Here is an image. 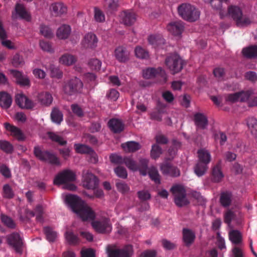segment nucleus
I'll return each instance as SVG.
<instances>
[{
  "instance_id": "1",
  "label": "nucleus",
  "mask_w": 257,
  "mask_h": 257,
  "mask_svg": "<svg viewBox=\"0 0 257 257\" xmlns=\"http://www.w3.org/2000/svg\"><path fill=\"white\" fill-rule=\"evenodd\" d=\"M65 202L71 209L80 217L82 220H93L94 218L95 213L92 208L78 196L67 195Z\"/></svg>"
},
{
  "instance_id": "2",
  "label": "nucleus",
  "mask_w": 257,
  "mask_h": 257,
  "mask_svg": "<svg viewBox=\"0 0 257 257\" xmlns=\"http://www.w3.org/2000/svg\"><path fill=\"white\" fill-rule=\"evenodd\" d=\"M177 12L181 18L189 22L199 19L200 12L198 9L189 3H183L178 6Z\"/></svg>"
},
{
  "instance_id": "3",
  "label": "nucleus",
  "mask_w": 257,
  "mask_h": 257,
  "mask_svg": "<svg viewBox=\"0 0 257 257\" xmlns=\"http://www.w3.org/2000/svg\"><path fill=\"white\" fill-rule=\"evenodd\" d=\"M227 15L231 17L239 27L247 26L251 23V20L248 17L242 15L241 9L237 6H229L227 8Z\"/></svg>"
},
{
  "instance_id": "4",
  "label": "nucleus",
  "mask_w": 257,
  "mask_h": 257,
  "mask_svg": "<svg viewBox=\"0 0 257 257\" xmlns=\"http://www.w3.org/2000/svg\"><path fill=\"white\" fill-rule=\"evenodd\" d=\"M174 196V200L178 207H182L189 204V202L186 197V190L183 186L176 185L171 188Z\"/></svg>"
},
{
  "instance_id": "5",
  "label": "nucleus",
  "mask_w": 257,
  "mask_h": 257,
  "mask_svg": "<svg viewBox=\"0 0 257 257\" xmlns=\"http://www.w3.org/2000/svg\"><path fill=\"white\" fill-rule=\"evenodd\" d=\"M148 160L146 159H141L139 161V164H136V162L130 157L123 158V163L128 169L132 171H139L140 173L143 176L147 175V166Z\"/></svg>"
},
{
  "instance_id": "6",
  "label": "nucleus",
  "mask_w": 257,
  "mask_h": 257,
  "mask_svg": "<svg viewBox=\"0 0 257 257\" xmlns=\"http://www.w3.org/2000/svg\"><path fill=\"white\" fill-rule=\"evenodd\" d=\"M83 88L81 80L75 77L65 82L63 86V91L65 94L72 95L80 92Z\"/></svg>"
},
{
  "instance_id": "7",
  "label": "nucleus",
  "mask_w": 257,
  "mask_h": 257,
  "mask_svg": "<svg viewBox=\"0 0 257 257\" xmlns=\"http://www.w3.org/2000/svg\"><path fill=\"white\" fill-rule=\"evenodd\" d=\"M165 64L170 71L175 74L180 72L183 68L184 61L180 56L173 54L166 59Z\"/></svg>"
},
{
  "instance_id": "8",
  "label": "nucleus",
  "mask_w": 257,
  "mask_h": 257,
  "mask_svg": "<svg viewBox=\"0 0 257 257\" xmlns=\"http://www.w3.org/2000/svg\"><path fill=\"white\" fill-rule=\"evenodd\" d=\"M34 154L36 158L41 161L56 165H60L59 158L54 154H51L48 151H43L39 146L34 148Z\"/></svg>"
},
{
  "instance_id": "9",
  "label": "nucleus",
  "mask_w": 257,
  "mask_h": 257,
  "mask_svg": "<svg viewBox=\"0 0 257 257\" xmlns=\"http://www.w3.org/2000/svg\"><path fill=\"white\" fill-rule=\"evenodd\" d=\"M91 224L94 230L99 233H109L112 230L111 223L107 218L93 221Z\"/></svg>"
},
{
  "instance_id": "10",
  "label": "nucleus",
  "mask_w": 257,
  "mask_h": 257,
  "mask_svg": "<svg viewBox=\"0 0 257 257\" xmlns=\"http://www.w3.org/2000/svg\"><path fill=\"white\" fill-rule=\"evenodd\" d=\"M82 183L83 187L89 190H94L98 184V180L96 176L88 171L82 172Z\"/></svg>"
},
{
  "instance_id": "11",
  "label": "nucleus",
  "mask_w": 257,
  "mask_h": 257,
  "mask_svg": "<svg viewBox=\"0 0 257 257\" xmlns=\"http://www.w3.org/2000/svg\"><path fill=\"white\" fill-rule=\"evenodd\" d=\"M75 180V174L70 170L63 171L56 176L54 183L56 185L64 184Z\"/></svg>"
},
{
  "instance_id": "12",
  "label": "nucleus",
  "mask_w": 257,
  "mask_h": 257,
  "mask_svg": "<svg viewBox=\"0 0 257 257\" xmlns=\"http://www.w3.org/2000/svg\"><path fill=\"white\" fill-rule=\"evenodd\" d=\"M7 242L13 247L18 253H22V242L20 235L18 233H13L7 237Z\"/></svg>"
},
{
  "instance_id": "13",
  "label": "nucleus",
  "mask_w": 257,
  "mask_h": 257,
  "mask_svg": "<svg viewBox=\"0 0 257 257\" xmlns=\"http://www.w3.org/2000/svg\"><path fill=\"white\" fill-rule=\"evenodd\" d=\"M142 74L143 77L146 79H152L155 77L161 76L165 82L166 80L165 71L161 68L157 69L153 68H146L143 70Z\"/></svg>"
},
{
  "instance_id": "14",
  "label": "nucleus",
  "mask_w": 257,
  "mask_h": 257,
  "mask_svg": "<svg viewBox=\"0 0 257 257\" xmlns=\"http://www.w3.org/2000/svg\"><path fill=\"white\" fill-rule=\"evenodd\" d=\"M133 253L132 245H127L122 249L110 250L108 251L109 257H131Z\"/></svg>"
},
{
  "instance_id": "15",
  "label": "nucleus",
  "mask_w": 257,
  "mask_h": 257,
  "mask_svg": "<svg viewBox=\"0 0 257 257\" xmlns=\"http://www.w3.org/2000/svg\"><path fill=\"white\" fill-rule=\"evenodd\" d=\"M167 30L173 36H180L183 32L184 26L183 22L176 21L170 22L166 27Z\"/></svg>"
},
{
  "instance_id": "16",
  "label": "nucleus",
  "mask_w": 257,
  "mask_h": 257,
  "mask_svg": "<svg viewBox=\"0 0 257 257\" xmlns=\"http://www.w3.org/2000/svg\"><path fill=\"white\" fill-rule=\"evenodd\" d=\"M16 102L17 104L22 108L31 109L35 106L33 101L22 93L16 94Z\"/></svg>"
},
{
  "instance_id": "17",
  "label": "nucleus",
  "mask_w": 257,
  "mask_h": 257,
  "mask_svg": "<svg viewBox=\"0 0 257 257\" xmlns=\"http://www.w3.org/2000/svg\"><path fill=\"white\" fill-rule=\"evenodd\" d=\"M98 40L96 36L92 33H88L82 41V45L85 48L93 49L96 47Z\"/></svg>"
},
{
  "instance_id": "18",
  "label": "nucleus",
  "mask_w": 257,
  "mask_h": 257,
  "mask_svg": "<svg viewBox=\"0 0 257 257\" xmlns=\"http://www.w3.org/2000/svg\"><path fill=\"white\" fill-rule=\"evenodd\" d=\"M221 164L222 161L219 160L217 164L212 167V180L215 183H218L221 181L224 177V175L222 171Z\"/></svg>"
},
{
  "instance_id": "19",
  "label": "nucleus",
  "mask_w": 257,
  "mask_h": 257,
  "mask_svg": "<svg viewBox=\"0 0 257 257\" xmlns=\"http://www.w3.org/2000/svg\"><path fill=\"white\" fill-rule=\"evenodd\" d=\"M121 22L125 26H132L136 21L137 17L135 13L131 11H124L120 14Z\"/></svg>"
},
{
  "instance_id": "20",
  "label": "nucleus",
  "mask_w": 257,
  "mask_h": 257,
  "mask_svg": "<svg viewBox=\"0 0 257 257\" xmlns=\"http://www.w3.org/2000/svg\"><path fill=\"white\" fill-rule=\"evenodd\" d=\"M161 170L162 174L171 177H176L180 176V171L177 168L168 163L163 164L161 166Z\"/></svg>"
},
{
  "instance_id": "21",
  "label": "nucleus",
  "mask_w": 257,
  "mask_h": 257,
  "mask_svg": "<svg viewBox=\"0 0 257 257\" xmlns=\"http://www.w3.org/2000/svg\"><path fill=\"white\" fill-rule=\"evenodd\" d=\"M115 56L117 61L120 62H126L129 59V52L125 48L119 46L115 49Z\"/></svg>"
},
{
  "instance_id": "22",
  "label": "nucleus",
  "mask_w": 257,
  "mask_h": 257,
  "mask_svg": "<svg viewBox=\"0 0 257 257\" xmlns=\"http://www.w3.org/2000/svg\"><path fill=\"white\" fill-rule=\"evenodd\" d=\"M198 157V163L209 164L211 160V156L209 151L206 149H200L197 152Z\"/></svg>"
},
{
  "instance_id": "23",
  "label": "nucleus",
  "mask_w": 257,
  "mask_h": 257,
  "mask_svg": "<svg viewBox=\"0 0 257 257\" xmlns=\"http://www.w3.org/2000/svg\"><path fill=\"white\" fill-rule=\"evenodd\" d=\"M5 125L6 130L12 132L13 136L19 141H23L25 140V136L19 128L12 125L9 123H6Z\"/></svg>"
},
{
  "instance_id": "24",
  "label": "nucleus",
  "mask_w": 257,
  "mask_h": 257,
  "mask_svg": "<svg viewBox=\"0 0 257 257\" xmlns=\"http://www.w3.org/2000/svg\"><path fill=\"white\" fill-rule=\"evenodd\" d=\"M13 99L11 95L6 92H0V106L4 109H8L12 104Z\"/></svg>"
},
{
  "instance_id": "25",
  "label": "nucleus",
  "mask_w": 257,
  "mask_h": 257,
  "mask_svg": "<svg viewBox=\"0 0 257 257\" xmlns=\"http://www.w3.org/2000/svg\"><path fill=\"white\" fill-rule=\"evenodd\" d=\"M195 124L198 128L205 129L208 124L206 116L204 114L198 113L194 115Z\"/></svg>"
},
{
  "instance_id": "26",
  "label": "nucleus",
  "mask_w": 257,
  "mask_h": 257,
  "mask_svg": "<svg viewBox=\"0 0 257 257\" xmlns=\"http://www.w3.org/2000/svg\"><path fill=\"white\" fill-rule=\"evenodd\" d=\"M108 125L109 128L115 133H120L123 130V124L121 120L112 118L108 121Z\"/></svg>"
},
{
  "instance_id": "27",
  "label": "nucleus",
  "mask_w": 257,
  "mask_h": 257,
  "mask_svg": "<svg viewBox=\"0 0 257 257\" xmlns=\"http://www.w3.org/2000/svg\"><path fill=\"white\" fill-rule=\"evenodd\" d=\"M52 15L55 16H60L67 12V8L62 3H55L52 4L51 7Z\"/></svg>"
},
{
  "instance_id": "28",
  "label": "nucleus",
  "mask_w": 257,
  "mask_h": 257,
  "mask_svg": "<svg viewBox=\"0 0 257 257\" xmlns=\"http://www.w3.org/2000/svg\"><path fill=\"white\" fill-rule=\"evenodd\" d=\"M12 73L16 78L18 84L22 86H29L30 85L29 78L26 76L23 75L20 71L12 70Z\"/></svg>"
},
{
  "instance_id": "29",
  "label": "nucleus",
  "mask_w": 257,
  "mask_h": 257,
  "mask_svg": "<svg viewBox=\"0 0 257 257\" xmlns=\"http://www.w3.org/2000/svg\"><path fill=\"white\" fill-rule=\"evenodd\" d=\"M183 240L186 245L189 246L194 241L195 234L192 230L184 228L183 230Z\"/></svg>"
},
{
  "instance_id": "30",
  "label": "nucleus",
  "mask_w": 257,
  "mask_h": 257,
  "mask_svg": "<svg viewBox=\"0 0 257 257\" xmlns=\"http://www.w3.org/2000/svg\"><path fill=\"white\" fill-rule=\"evenodd\" d=\"M71 28L69 25H63L58 29L56 36L60 39H66L70 36Z\"/></svg>"
},
{
  "instance_id": "31",
  "label": "nucleus",
  "mask_w": 257,
  "mask_h": 257,
  "mask_svg": "<svg viewBox=\"0 0 257 257\" xmlns=\"http://www.w3.org/2000/svg\"><path fill=\"white\" fill-rule=\"evenodd\" d=\"M121 147L124 151L131 153L138 151L141 148V146L137 142L130 141L121 144Z\"/></svg>"
},
{
  "instance_id": "32",
  "label": "nucleus",
  "mask_w": 257,
  "mask_h": 257,
  "mask_svg": "<svg viewBox=\"0 0 257 257\" xmlns=\"http://www.w3.org/2000/svg\"><path fill=\"white\" fill-rule=\"evenodd\" d=\"M242 53L243 56L249 59L257 58V46L251 45L242 49Z\"/></svg>"
},
{
  "instance_id": "33",
  "label": "nucleus",
  "mask_w": 257,
  "mask_h": 257,
  "mask_svg": "<svg viewBox=\"0 0 257 257\" xmlns=\"http://www.w3.org/2000/svg\"><path fill=\"white\" fill-rule=\"evenodd\" d=\"M76 61L77 58L75 56L68 53L62 55L59 60L60 64L66 66L73 65Z\"/></svg>"
},
{
  "instance_id": "34",
  "label": "nucleus",
  "mask_w": 257,
  "mask_h": 257,
  "mask_svg": "<svg viewBox=\"0 0 257 257\" xmlns=\"http://www.w3.org/2000/svg\"><path fill=\"white\" fill-rule=\"evenodd\" d=\"M38 100L41 104L45 106H48L51 104L53 97L50 93L43 92L38 95Z\"/></svg>"
},
{
  "instance_id": "35",
  "label": "nucleus",
  "mask_w": 257,
  "mask_h": 257,
  "mask_svg": "<svg viewBox=\"0 0 257 257\" xmlns=\"http://www.w3.org/2000/svg\"><path fill=\"white\" fill-rule=\"evenodd\" d=\"M16 13L19 15L22 19H25L26 21H30L31 19L29 13L26 11L24 5L18 4L16 6Z\"/></svg>"
},
{
  "instance_id": "36",
  "label": "nucleus",
  "mask_w": 257,
  "mask_h": 257,
  "mask_svg": "<svg viewBox=\"0 0 257 257\" xmlns=\"http://www.w3.org/2000/svg\"><path fill=\"white\" fill-rule=\"evenodd\" d=\"M232 198V195L229 192H224L221 194L219 198L220 204L223 207H227L230 205Z\"/></svg>"
},
{
  "instance_id": "37",
  "label": "nucleus",
  "mask_w": 257,
  "mask_h": 257,
  "mask_svg": "<svg viewBox=\"0 0 257 257\" xmlns=\"http://www.w3.org/2000/svg\"><path fill=\"white\" fill-rule=\"evenodd\" d=\"M246 122L251 135L257 139V119L255 117H249Z\"/></svg>"
},
{
  "instance_id": "38",
  "label": "nucleus",
  "mask_w": 257,
  "mask_h": 257,
  "mask_svg": "<svg viewBox=\"0 0 257 257\" xmlns=\"http://www.w3.org/2000/svg\"><path fill=\"white\" fill-rule=\"evenodd\" d=\"M208 169L207 164H203L198 162L196 164L194 168V171L196 176L198 177H200L206 173Z\"/></svg>"
},
{
  "instance_id": "39",
  "label": "nucleus",
  "mask_w": 257,
  "mask_h": 257,
  "mask_svg": "<svg viewBox=\"0 0 257 257\" xmlns=\"http://www.w3.org/2000/svg\"><path fill=\"white\" fill-rule=\"evenodd\" d=\"M149 174L151 180H152L157 184H160V175L158 173V171L156 168L151 167L150 168H147V174Z\"/></svg>"
},
{
  "instance_id": "40",
  "label": "nucleus",
  "mask_w": 257,
  "mask_h": 257,
  "mask_svg": "<svg viewBox=\"0 0 257 257\" xmlns=\"http://www.w3.org/2000/svg\"><path fill=\"white\" fill-rule=\"evenodd\" d=\"M148 41L151 45L154 47L161 46L165 43L164 39L162 38V36L159 35H151L148 38Z\"/></svg>"
},
{
  "instance_id": "41",
  "label": "nucleus",
  "mask_w": 257,
  "mask_h": 257,
  "mask_svg": "<svg viewBox=\"0 0 257 257\" xmlns=\"http://www.w3.org/2000/svg\"><path fill=\"white\" fill-rule=\"evenodd\" d=\"M229 239L234 244L241 243L242 240L241 233L237 230H232L229 232Z\"/></svg>"
},
{
  "instance_id": "42",
  "label": "nucleus",
  "mask_w": 257,
  "mask_h": 257,
  "mask_svg": "<svg viewBox=\"0 0 257 257\" xmlns=\"http://www.w3.org/2000/svg\"><path fill=\"white\" fill-rule=\"evenodd\" d=\"M48 137L51 141L58 143L60 146H64L67 144V141L64 140L63 138L54 133L48 132Z\"/></svg>"
},
{
  "instance_id": "43",
  "label": "nucleus",
  "mask_w": 257,
  "mask_h": 257,
  "mask_svg": "<svg viewBox=\"0 0 257 257\" xmlns=\"http://www.w3.org/2000/svg\"><path fill=\"white\" fill-rule=\"evenodd\" d=\"M51 117L53 121L60 124L63 120V114L58 108H54L51 112Z\"/></svg>"
},
{
  "instance_id": "44",
  "label": "nucleus",
  "mask_w": 257,
  "mask_h": 257,
  "mask_svg": "<svg viewBox=\"0 0 257 257\" xmlns=\"http://www.w3.org/2000/svg\"><path fill=\"white\" fill-rule=\"evenodd\" d=\"M65 237L67 241L70 244L75 245L79 243L78 236L71 231H67L65 233Z\"/></svg>"
},
{
  "instance_id": "45",
  "label": "nucleus",
  "mask_w": 257,
  "mask_h": 257,
  "mask_svg": "<svg viewBox=\"0 0 257 257\" xmlns=\"http://www.w3.org/2000/svg\"><path fill=\"white\" fill-rule=\"evenodd\" d=\"M119 0H104V7L108 11L112 12L115 11L119 5Z\"/></svg>"
},
{
  "instance_id": "46",
  "label": "nucleus",
  "mask_w": 257,
  "mask_h": 257,
  "mask_svg": "<svg viewBox=\"0 0 257 257\" xmlns=\"http://www.w3.org/2000/svg\"><path fill=\"white\" fill-rule=\"evenodd\" d=\"M135 55L139 59H148L149 54L147 50L141 46H137L135 49Z\"/></svg>"
},
{
  "instance_id": "47",
  "label": "nucleus",
  "mask_w": 257,
  "mask_h": 257,
  "mask_svg": "<svg viewBox=\"0 0 257 257\" xmlns=\"http://www.w3.org/2000/svg\"><path fill=\"white\" fill-rule=\"evenodd\" d=\"M44 233L46 235L47 239L50 242H54L57 238V233L52 230L49 227H45L44 228Z\"/></svg>"
},
{
  "instance_id": "48",
  "label": "nucleus",
  "mask_w": 257,
  "mask_h": 257,
  "mask_svg": "<svg viewBox=\"0 0 257 257\" xmlns=\"http://www.w3.org/2000/svg\"><path fill=\"white\" fill-rule=\"evenodd\" d=\"M0 149L7 154H11L13 152V146L7 141H0Z\"/></svg>"
},
{
  "instance_id": "49",
  "label": "nucleus",
  "mask_w": 257,
  "mask_h": 257,
  "mask_svg": "<svg viewBox=\"0 0 257 257\" xmlns=\"http://www.w3.org/2000/svg\"><path fill=\"white\" fill-rule=\"evenodd\" d=\"M40 32L41 35L47 39H51L54 36L51 29L45 25L40 26Z\"/></svg>"
},
{
  "instance_id": "50",
  "label": "nucleus",
  "mask_w": 257,
  "mask_h": 257,
  "mask_svg": "<svg viewBox=\"0 0 257 257\" xmlns=\"http://www.w3.org/2000/svg\"><path fill=\"white\" fill-rule=\"evenodd\" d=\"M75 151L79 154H90L92 152V149L88 146L80 144H75L74 145Z\"/></svg>"
},
{
  "instance_id": "51",
  "label": "nucleus",
  "mask_w": 257,
  "mask_h": 257,
  "mask_svg": "<svg viewBox=\"0 0 257 257\" xmlns=\"http://www.w3.org/2000/svg\"><path fill=\"white\" fill-rule=\"evenodd\" d=\"M162 153L161 148L157 144H154L152 146V149L151 151V158L157 159L160 157V155Z\"/></svg>"
},
{
  "instance_id": "52",
  "label": "nucleus",
  "mask_w": 257,
  "mask_h": 257,
  "mask_svg": "<svg viewBox=\"0 0 257 257\" xmlns=\"http://www.w3.org/2000/svg\"><path fill=\"white\" fill-rule=\"evenodd\" d=\"M94 18L98 23H102L105 21V16L103 12L96 7L94 8Z\"/></svg>"
},
{
  "instance_id": "53",
  "label": "nucleus",
  "mask_w": 257,
  "mask_h": 257,
  "mask_svg": "<svg viewBox=\"0 0 257 257\" xmlns=\"http://www.w3.org/2000/svg\"><path fill=\"white\" fill-rule=\"evenodd\" d=\"M1 218L2 222L8 227L14 228L16 226V224L13 220L10 217L2 214L1 216Z\"/></svg>"
},
{
  "instance_id": "54",
  "label": "nucleus",
  "mask_w": 257,
  "mask_h": 257,
  "mask_svg": "<svg viewBox=\"0 0 257 257\" xmlns=\"http://www.w3.org/2000/svg\"><path fill=\"white\" fill-rule=\"evenodd\" d=\"M39 46L40 48L45 52H53L54 50L52 48L51 44L49 42L40 40L39 42Z\"/></svg>"
},
{
  "instance_id": "55",
  "label": "nucleus",
  "mask_w": 257,
  "mask_h": 257,
  "mask_svg": "<svg viewBox=\"0 0 257 257\" xmlns=\"http://www.w3.org/2000/svg\"><path fill=\"white\" fill-rule=\"evenodd\" d=\"M89 66L90 69L98 71L100 69L101 63L97 59H92L89 61Z\"/></svg>"
},
{
  "instance_id": "56",
  "label": "nucleus",
  "mask_w": 257,
  "mask_h": 257,
  "mask_svg": "<svg viewBox=\"0 0 257 257\" xmlns=\"http://www.w3.org/2000/svg\"><path fill=\"white\" fill-rule=\"evenodd\" d=\"M234 217L235 214L233 211L231 210H228L224 214V222L227 224H230Z\"/></svg>"
},
{
  "instance_id": "57",
  "label": "nucleus",
  "mask_w": 257,
  "mask_h": 257,
  "mask_svg": "<svg viewBox=\"0 0 257 257\" xmlns=\"http://www.w3.org/2000/svg\"><path fill=\"white\" fill-rule=\"evenodd\" d=\"M3 196L7 198H12L14 197L13 190L8 184L3 186Z\"/></svg>"
},
{
  "instance_id": "58",
  "label": "nucleus",
  "mask_w": 257,
  "mask_h": 257,
  "mask_svg": "<svg viewBox=\"0 0 257 257\" xmlns=\"http://www.w3.org/2000/svg\"><path fill=\"white\" fill-rule=\"evenodd\" d=\"M114 172L118 177L125 179L127 176V171L123 167H117L115 169Z\"/></svg>"
},
{
  "instance_id": "59",
  "label": "nucleus",
  "mask_w": 257,
  "mask_h": 257,
  "mask_svg": "<svg viewBox=\"0 0 257 257\" xmlns=\"http://www.w3.org/2000/svg\"><path fill=\"white\" fill-rule=\"evenodd\" d=\"M213 73L215 77L218 80H223L224 75H225V72L222 68H216L214 69Z\"/></svg>"
},
{
  "instance_id": "60",
  "label": "nucleus",
  "mask_w": 257,
  "mask_h": 257,
  "mask_svg": "<svg viewBox=\"0 0 257 257\" xmlns=\"http://www.w3.org/2000/svg\"><path fill=\"white\" fill-rule=\"evenodd\" d=\"M251 94L252 91H250L237 92L239 101L245 102L247 101Z\"/></svg>"
},
{
  "instance_id": "61",
  "label": "nucleus",
  "mask_w": 257,
  "mask_h": 257,
  "mask_svg": "<svg viewBox=\"0 0 257 257\" xmlns=\"http://www.w3.org/2000/svg\"><path fill=\"white\" fill-rule=\"evenodd\" d=\"M119 92L114 89H111L108 91L106 96L112 101H115L119 97Z\"/></svg>"
},
{
  "instance_id": "62",
  "label": "nucleus",
  "mask_w": 257,
  "mask_h": 257,
  "mask_svg": "<svg viewBox=\"0 0 257 257\" xmlns=\"http://www.w3.org/2000/svg\"><path fill=\"white\" fill-rule=\"evenodd\" d=\"M138 197L140 200L145 201L149 200L151 198V194L149 192L146 190L139 191L138 192Z\"/></svg>"
},
{
  "instance_id": "63",
  "label": "nucleus",
  "mask_w": 257,
  "mask_h": 257,
  "mask_svg": "<svg viewBox=\"0 0 257 257\" xmlns=\"http://www.w3.org/2000/svg\"><path fill=\"white\" fill-rule=\"evenodd\" d=\"M116 187L119 192L122 193V194H125L127 193L130 188L127 186V184L122 183V182H117L116 184Z\"/></svg>"
},
{
  "instance_id": "64",
  "label": "nucleus",
  "mask_w": 257,
  "mask_h": 257,
  "mask_svg": "<svg viewBox=\"0 0 257 257\" xmlns=\"http://www.w3.org/2000/svg\"><path fill=\"white\" fill-rule=\"evenodd\" d=\"M71 110L78 117H82L83 116V111L82 108L77 104H71Z\"/></svg>"
}]
</instances>
